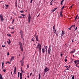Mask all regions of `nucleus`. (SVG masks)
<instances>
[{
    "label": "nucleus",
    "mask_w": 79,
    "mask_h": 79,
    "mask_svg": "<svg viewBox=\"0 0 79 79\" xmlns=\"http://www.w3.org/2000/svg\"><path fill=\"white\" fill-rule=\"evenodd\" d=\"M41 45L40 44V43H38L37 47L36 48H38L39 50V52L41 53Z\"/></svg>",
    "instance_id": "1"
},
{
    "label": "nucleus",
    "mask_w": 79,
    "mask_h": 79,
    "mask_svg": "<svg viewBox=\"0 0 79 79\" xmlns=\"http://www.w3.org/2000/svg\"><path fill=\"white\" fill-rule=\"evenodd\" d=\"M19 45L20 49L22 52H23V44H22L21 42H19Z\"/></svg>",
    "instance_id": "2"
},
{
    "label": "nucleus",
    "mask_w": 79,
    "mask_h": 79,
    "mask_svg": "<svg viewBox=\"0 0 79 79\" xmlns=\"http://www.w3.org/2000/svg\"><path fill=\"white\" fill-rule=\"evenodd\" d=\"M51 46H49V48L48 49V55L50 54V52H51Z\"/></svg>",
    "instance_id": "3"
},
{
    "label": "nucleus",
    "mask_w": 79,
    "mask_h": 79,
    "mask_svg": "<svg viewBox=\"0 0 79 79\" xmlns=\"http://www.w3.org/2000/svg\"><path fill=\"white\" fill-rule=\"evenodd\" d=\"M48 71H49V69L47 67H45L44 69V73H47V72Z\"/></svg>",
    "instance_id": "4"
},
{
    "label": "nucleus",
    "mask_w": 79,
    "mask_h": 79,
    "mask_svg": "<svg viewBox=\"0 0 79 79\" xmlns=\"http://www.w3.org/2000/svg\"><path fill=\"white\" fill-rule=\"evenodd\" d=\"M0 18L1 20H2V22H3V21L4 20L3 17V15L1 14L0 15Z\"/></svg>",
    "instance_id": "5"
},
{
    "label": "nucleus",
    "mask_w": 79,
    "mask_h": 79,
    "mask_svg": "<svg viewBox=\"0 0 79 79\" xmlns=\"http://www.w3.org/2000/svg\"><path fill=\"white\" fill-rule=\"evenodd\" d=\"M31 17L30 15V14H29L28 15V23H30V21H31Z\"/></svg>",
    "instance_id": "6"
},
{
    "label": "nucleus",
    "mask_w": 79,
    "mask_h": 79,
    "mask_svg": "<svg viewBox=\"0 0 79 79\" xmlns=\"http://www.w3.org/2000/svg\"><path fill=\"white\" fill-rule=\"evenodd\" d=\"M64 34H65L64 31H62V33L61 34V36H60V37H61V39H62L63 36V35H64Z\"/></svg>",
    "instance_id": "7"
},
{
    "label": "nucleus",
    "mask_w": 79,
    "mask_h": 79,
    "mask_svg": "<svg viewBox=\"0 0 79 79\" xmlns=\"http://www.w3.org/2000/svg\"><path fill=\"white\" fill-rule=\"evenodd\" d=\"M42 50V52H43V53H44L45 52V51H46V50H45V49L44 48H43Z\"/></svg>",
    "instance_id": "8"
},
{
    "label": "nucleus",
    "mask_w": 79,
    "mask_h": 79,
    "mask_svg": "<svg viewBox=\"0 0 79 79\" xmlns=\"http://www.w3.org/2000/svg\"><path fill=\"white\" fill-rule=\"evenodd\" d=\"M20 79H23V74L21 73H20Z\"/></svg>",
    "instance_id": "9"
},
{
    "label": "nucleus",
    "mask_w": 79,
    "mask_h": 79,
    "mask_svg": "<svg viewBox=\"0 0 79 79\" xmlns=\"http://www.w3.org/2000/svg\"><path fill=\"white\" fill-rule=\"evenodd\" d=\"M15 59V57L12 56H11V58L10 59V62H11V61H13Z\"/></svg>",
    "instance_id": "10"
},
{
    "label": "nucleus",
    "mask_w": 79,
    "mask_h": 79,
    "mask_svg": "<svg viewBox=\"0 0 79 79\" xmlns=\"http://www.w3.org/2000/svg\"><path fill=\"white\" fill-rule=\"evenodd\" d=\"M14 68V74H16V67H15Z\"/></svg>",
    "instance_id": "11"
},
{
    "label": "nucleus",
    "mask_w": 79,
    "mask_h": 79,
    "mask_svg": "<svg viewBox=\"0 0 79 79\" xmlns=\"http://www.w3.org/2000/svg\"><path fill=\"white\" fill-rule=\"evenodd\" d=\"M19 33H20V35H23V32L22 30H20V32Z\"/></svg>",
    "instance_id": "12"
},
{
    "label": "nucleus",
    "mask_w": 79,
    "mask_h": 79,
    "mask_svg": "<svg viewBox=\"0 0 79 79\" xmlns=\"http://www.w3.org/2000/svg\"><path fill=\"white\" fill-rule=\"evenodd\" d=\"M76 49H74V51H71L70 53H74V52H75L76 51V50H75Z\"/></svg>",
    "instance_id": "13"
},
{
    "label": "nucleus",
    "mask_w": 79,
    "mask_h": 79,
    "mask_svg": "<svg viewBox=\"0 0 79 79\" xmlns=\"http://www.w3.org/2000/svg\"><path fill=\"white\" fill-rule=\"evenodd\" d=\"M0 79H3V77H2V75L1 74H0Z\"/></svg>",
    "instance_id": "14"
},
{
    "label": "nucleus",
    "mask_w": 79,
    "mask_h": 79,
    "mask_svg": "<svg viewBox=\"0 0 79 79\" xmlns=\"http://www.w3.org/2000/svg\"><path fill=\"white\" fill-rule=\"evenodd\" d=\"M5 6H6V9H7V8H8V7H8V6H9V5L5 4Z\"/></svg>",
    "instance_id": "15"
},
{
    "label": "nucleus",
    "mask_w": 79,
    "mask_h": 79,
    "mask_svg": "<svg viewBox=\"0 0 79 79\" xmlns=\"http://www.w3.org/2000/svg\"><path fill=\"white\" fill-rule=\"evenodd\" d=\"M53 31L54 32L55 31V30H56V29H55V25H54L53 27Z\"/></svg>",
    "instance_id": "16"
},
{
    "label": "nucleus",
    "mask_w": 79,
    "mask_h": 79,
    "mask_svg": "<svg viewBox=\"0 0 79 79\" xmlns=\"http://www.w3.org/2000/svg\"><path fill=\"white\" fill-rule=\"evenodd\" d=\"M35 39L37 41H38V35L36 36Z\"/></svg>",
    "instance_id": "17"
},
{
    "label": "nucleus",
    "mask_w": 79,
    "mask_h": 79,
    "mask_svg": "<svg viewBox=\"0 0 79 79\" xmlns=\"http://www.w3.org/2000/svg\"><path fill=\"white\" fill-rule=\"evenodd\" d=\"M65 67H66V68L67 70H69V67L66 66H65Z\"/></svg>",
    "instance_id": "18"
},
{
    "label": "nucleus",
    "mask_w": 79,
    "mask_h": 79,
    "mask_svg": "<svg viewBox=\"0 0 79 79\" xmlns=\"http://www.w3.org/2000/svg\"><path fill=\"white\" fill-rule=\"evenodd\" d=\"M77 17H78V15H77L76 16V17L75 19V20L76 21V20L77 18Z\"/></svg>",
    "instance_id": "19"
},
{
    "label": "nucleus",
    "mask_w": 79,
    "mask_h": 79,
    "mask_svg": "<svg viewBox=\"0 0 79 79\" xmlns=\"http://www.w3.org/2000/svg\"><path fill=\"white\" fill-rule=\"evenodd\" d=\"M73 27L74 28H75V25H72L71 26V27H70V28H72Z\"/></svg>",
    "instance_id": "20"
},
{
    "label": "nucleus",
    "mask_w": 79,
    "mask_h": 79,
    "mask_svg": "<svg viewBox=\"0 0 79 79\" xmlns=\"http://www.w3.org/2000/svg\"><path fill=\"white\" fill-rule=\"evenodd\" d=\"M27 68H29V64H28L27 65Z\"/></svg>",
    "instance_id": "21"
},
{
    "label": "nucleus",
    "mask_w": 79,
    "mask_h": 79,
    "mask_svg": "<svg viewBox=\"0 0 79 79\" xmlns=\"http://www.w3.org/2000/svg\"><path fill=\"white\" fill-rule=\"evenodd\" d=\"M19 74H20L19 72H18V77H19Z\"/></svg>",
    "instance_id": "22"
},
{
    "label": "nucleus",
    "mask_w": 79,
    "mask_h": 79,
    "mask_svg": "<svg viewBox=\"0 0 79 79\" xmlns=\"http://www.w3.org/2000/svg\"><path fill=\"white\" fill-rule=\"evenodd\" d=\"M39 79H40V74L39 73Z\"/></svg>",
    "instance_id": "23"
},
{
    "label": "nucleus",
    "mask_w": 79,
    "mask_h": 79,
    "mask_svg": "<svg viewBox=\"0 0 79 79\" xmlns=\"http://www.w3.org/2000/svg\"><path fill=\"white\" fill-rule=\"evenodd\" d=\"M75 61H76V63H78L79 62V60H75Z\"/></svg>",
    "instance_id": "24"
},
{
    "label": "nucleus",
    "mask_w": 79,
    "mask_h": 79,
    "mask_svg": "<svg viewBox=\"0 0 79 79\" xmlns=\"http://www.w3.org/2000/svg\"><path fill=\"white\" fill-rule=\"evenodd\" d=\"M64 6L61 8V10H63V9H64Z\"/></svg>",
    "instance_id": "25"
},
{
    "label": "nucleus",
    "mask_w": 79,
    "mask_h": 79,
    "mask_svg": "<svg viewBox=\"0 0 79 79\" xmlns=\"http://www.w3.org/2000/svg\"><path fill=\"white\" fill-rule=\"evenodd\" d=\"M3 71L4 73H5L6 72V69H3Z\"/></svg>",
    "instance_id": "26"
},
{
    "label": "nucleus",
    "mask_w": 79,
    "mask_h": 79,
    "mask_svg": "<svg viewBox=\"0 0 79 79\" xmlns=\"http://www.w3.org/2000/svg\"><path fill=\"white\" fill-rule=\"evenodd\" d=\"M44 47H45L44 49H46L48 48L47 46H45V45H44Z\"/></svg>",
    "instance_id": "27"
},
{
    "label": "nucleus",
    "mask_w": 79,
    "mask_h": 79,
    "mask_svg": "<svg viewBox=\"0 0 79 79\" xmlns=\"http://www.w3.org/2000/svg\"><path fill=\"white\" fill-rule=\"evenodd\" d=\"M54 31H55V32H54V34H56V35H57L56 33V30Z\"/></svg>",
    "instance_id": "28"
},
{
    "label": "nucleus",
    "mask_w": 79,
    "mask_h": 79,
    "mask_svg": "<svg viewBox=\"0 0 79 79\" xmlns=\"http://www.w3.org/2000/svg\"><path fill=\"white\" fill-rule=\"evenodd\" d=\"M7 63H8V64H10V62L9 61H7V62L6 63V64H7Z\"/></svg>",
    "instance_id": "29"
},
{
    "label": "nucleus",
    "mask_w": 79,
    "mask_h": 79,
    "mask_svg": "<svg viewBox=\"0 0 79 79\" xmlns=\"http://www.w3.org/2000/svg\"><path fill=\"white\" fill-rule=\"evenodd\" d=\"M3 65H4V62L3 61L2 64V66H3Z\"/></svg>",
    "instance_id": "30"
},
{
    "label": "nucleus",
    "mask_w": 79,
    "mask_h": 79,
    "mask_svg": "<svg viewBox=\"0 0 79 79\" xmlns=\"http://www.w3.org/2000/svg\"><path fill=\"white\" fill-rule=\"evenodd\" d=\"M77 27H76L75 29V30L74 31H76V30H77Z\"/></svg>",
    "instance_id": "31"
},
{
    "label": "nucleus",
    "mask_w": 79,
    "mask_h": 79,
    "mask_svg": "<svg viewBox=\"0 0 79 79\" xmlns=\"http://www.w3.org/2000/svg\"><path fill=\"white\" fill-rule=\"evenodd\" d=\"M8 44H10V43H11V42H10V41H7Z\"/></svg>",
    "instance_id": "32"
},
{
    "label": "nucleus",
    "mask_w": 79,
    "mask_h": 79,
    "mask_svg": "<svg viewBox=\"0 0 79 79\" xmlns=\"http://www.w3.org/2000/svg\"><path fill=\"white\" fill-rule=\"evenodd\" d=\"M24 15V14H21V15H22L23 16H26V15Z\"/></svg>",
    "instance_id": "33"
},
{
    "label": "nucleus",
    "mask_w": 79,
    "mask_h": 79,
    "mask_svg": "<svg viewBox=\"0 0 79 79\" xmlns=\"http://www.w3.org/2000/svg\"><path fill=\"white\" fill-rule=\"evenodd\" d=\"M21 38H22V39H24V38H23V35H21Z\"/></svg>",
    "instance_id": "34"
},
{
    "label": "nucleus",
    "mask_w": 79,
    "mask_h": 79,
    "mask_svg": "<svg viewBox=\"0 0 79 79\" xmlns=\"http://www.w3.org/2000/svg\"><path fill=\"white\" fill-rule=\"evenodd\" d=\"M21 71L22 72V73H24V70H22Z\"/></svg>",
    "instance_id": "35"
},
{
    "label": "nucleus",
    "mask_w": 79,
    "mask_h": 79,
    "mask_svg": "<svg viewBox=\"0 0 79 79\" xmlns=\"http://www.w3.org/2000/svg\"><path fill=\"white\" fill-rule=\"evenodd\" d=\"M54 11H55V10H52V13H53V12H54Z\"/></svg>",
    "instance_id": "36"
},
{
    "label": "nucleus",
    "mask_w": 79,
    "mask_h": 79,
    "mask_svg": "<svg viewBox=\"0 0 79 79\" xmlns=\"http://www.w3.org/2000/svg\"><path fill=\"white\" fill-rule=\"evenodd\" d=\"M24 64V61H23L22 62H21V64Z\"/></svg>",
    "instance_id": "37"
},
{
    "label": "nucleus",
    "mask_w": 79,
    "mask_h": 79,
    "mask_svg": "<svg viewBox=\"0 0 79 79\" xmlns=\"http://www.w3.org/2000/svg\"><path fill=\"white\" fill-rule=\"evenodd\" d=\"M20 12L22 13H24V11H23V10H22L21 11H20Z\"/></svg>",
    "instance_id": "38"
},
{
    "label": "nucleus",
    "mask_w": 79,
    "mask_h": 79,
    "mask_svg": "<svg viewBox=\"0 0 79 79\" xmlns=\"http://www.w3.org/2000/svg\"><path fill=\"white\" fill-rule=\"evenodd\" d=\"M57 7L56 8H55L54 9H53V10H54L55 11V10H56V9H57Z\"/></svg>",
    "instance_id": "39"
},
{
    "label": "nucleus",
    "mask_w": 79,
    "mask_h": 79,
    "mask_svg": "<svg viewBox=\"0 0 79 79\" xmlns=\"http://www.w3.org/2000/svg\"><path fill=\"white\" fill-rule=\"evenodd\" d=\"M8 36L9 37H11V34H9L8 35Z\"/></svg>",
    "instance_id": "40"
},
{
    "label": "nucleus",
    "mask_w": 79,
    "mask_h": 79,
    "mask_svg": "<svg viewBox=\"0 0 79 79\" xmlns=\"http://www.w3.org/2000/svg\"><path fill=\"white\" fill-rule=\"evenodd\" d=\"M6 47V46H5V45H2V47Z\"/></svg>",
    "instance_id": "41"
},
{
    "label": "nucleus",
    "mask_w": 79,
    "mask_h": 79,
    "mask_svg": "<svg viewBox=\"0 0 79 79\" xmlns=\"http://www.w3.org/2000/svg\"><path fill=\"white\" fill-rule=\"evenodd\" d=\"M60 15L61 17H62V16H63V14H60Z\"/></svg>",
    "instance_id": "42"
},
{
    "label": "nucleus",
    "mask_w": 79,
    "mask_h": 79,
    "mask_svg": "<svg viewBox=\"0 0 79 79\" xmlns=\"http://www.w3.org/2000/svg\"><path fill=\"white\" fill-rule=\"evenodd\" d=\"M15 5H17V1H16L15 3Z\"/></svg>",
    "instance_id": "43"
},
{
    "label": "nucleus",
    "mask_w": 79,
    "mask_h": 79,
    "mask_svg": "<svg viewBox=\"0 0 79 79\" xmlns=\"http://www.w3.org/2000/svg\"><path fill=\"white\" fill-rule=\"evenodd\" d=\"M32 1H33V0H31V1L30 2L31 3H32Z\"/></svg>",
    "instance_id": "44"
},
{
    "label": "nucleus",
    "mask_w": 79,
    "mask_h": 79,
    "mask_svg": "<svg viewBox=\"0 0 79 79\" xmlns=\"http://www.w3.org/2000/svg\"><path fill=\"white\" fill-rule=\"evenodd\" d=\"M23 60H24V56L23 57V59L22 60V61H23Z\"/></svg>",
    "instance_id": "45"
},
{
    "label": "nucleus",
    "mask_w": 79,
    "mask_h": 79,
    "mask_svg": "<svg viewBox=\"0 0 79 79\" xmlns=\"http://www.w3.org/2000/svg\"><path fill=\"white\" fill-rule=\"evenodd\" d=\"M72 28H70V27L69 28H68V29L69 30H71Z\"/></svg>",
    "instance_id": "46"
},
{
    "label": "nucleus",
    "mask_w": 79,
    "mask_h": 79,
    "mask_svg": "<svg viewBox=\"0 0 79 79\" xmlns=\"http://www.w3.org/2000/svg\"><path fill=\"white\" fill-rule=\"evenodd\" d=\"M23 42H24V38H23Z\"/></svg>",
    "instance_id": "47"
},
{
    "label": "nucleus",
    "mask_w": 79,
    "mask_h": 79,
    "mask_svg": "<svg viewBox=\"0 0 79 79\" xmlns=\"http://www.w3.org/2000/svg\"><path fill=\"white\" fill-rule=\"evenodd\" d=\"M63 13V11H61L60 12V14H62Z\"/></svg>",
    "instance_id": "48"
},
{
    "label": "nucleus",
    "mask_w": 79,
    "mask_h": 79,
    "mask_svg": "<svg viewBox=\"0 0 79 79\" xmlns=\"http://www.w3.org/2000/svg\"><path fill=\"white\" fill-rule=\"evenodd\" d=\"M31 41H33V42H34V39L31 40Z\"/></svg>",
    "instance_id": "49"
},
{
    "label": "nucleus",
    "mask_w": 79,
    "mask_h": 79,
    "mask_svg": "<svg viewBox=\"0 0 79 79\" xmlns=\"http://www.w3.org/2000/svg\"><path fill=\"white\" fill-rule=\"evenodd\" d=\"M62 55H63V54H62V53L61 54V55H60V56H61V57H62Z\"/></svg>",
    "instance_id": "50"
},
{
    "label": "nucleus",
    "mask_w": 79,
    "mask_h": 79,
    "mask_svg": "<svg viewBox=\"0 0 79 79\" xmlns=\"http://www.w3.org/2000/svg\"><path fill=\"white\" fill-rule=\"evenodd\" d=\"M12 22H13V23H14V22H15V20H14V19H13Z\"/></svg>",
    "instance_id": "51"
},
{
    "label": "nucleus",
    "mask_w": 79,
    "mask_h": 79,
    "mask_svg": "<svg viewBox=\"0 0 79 79\" xmlns=\"http://www.w3.org/2000/svg\"><path fill=\"white\" fill-rule=\"evenodd\" d=\"M10 54H9V52H7V56H8V55H9Z\"/></svg>",
    "instance_id": "52"
},
{
    "label": "nucleus",
    "mask_w": 79,
    "mask_h": 79,
    "mask_svg": "<svg viewBox=\"0 0 79 79\" xmlns=\"http://www.w3.org/2000/svg\"><path fill=\"white\" fill-rule=\"evenodd\" d=\"M32 73H31L30 75V76H31V75H32Z\"/></svg>",
    "instance_id": "53"
},
{
    "label": "nucleus",
    "mask_w": 79,
    "mask_h": 79,
    "mask_svg": "<svg viewBox=\"0 0 79 79\" xmlns=\"http://www.w3.org/2000/svg\"><path fill=\"white\" fill-rule=\"evenodd\" d=\"M64 0H62V1H61V2H64Z\"/></svg>",
    "instance_id": "54"
},
{
    "label": "nucleus",
    "mask_w": 79,
    "mask_h": 79,
    "mask_svg": "<svg viewBox=\"0 0 79 79\" xmlns=\"http://www.w3.org/2000/svg\"><path fill=\"white\" fill-rule=\"evenodd\" d=\"M61 5H63V2H61Z\"/></svg>",
    "instance_id": "55"
},
{
    "label": "nucleus",
    "mask_w": 79,
    "mask_h": 79,
    "mask_svg": "<svg viewBox=\"0 0 79 79\" xmlns=\"http://www.w3.org/2000/svg\"><path fill=\"white\" fill-rule=\"evenodd\" d=\"M67 61V59H66L65 60V62H66Z\"/></svg>",
    "instance_id": "56"
},
{
    "label": "nucleus",
    "mask_w": 79,
    "mask_h": 79,
    "mask_svg": "<svg viewBox=\"0 0 79 79\" xmlns=\"http://www.w3.org/2000/svg\"><path fill=\"white\" fill-rule=\"evenodd\" d=\"M73 5H72L70 6V8H72V7H73Z\"/></svg>",
    "instance_id": "57"
},
{
    "label": "nucleus",
    "mask_w": 79,
    "mask_h": 79,
    "mask_svg": "<svg viewBox=\"0 0 79 79\" xmlns=\"http://www.w3.org/2000/svg\"><path fill=\"white\" fill-rule=\"evenodd\" d=\"M50 5H52V2H51L50 3Z\"/></svg>",
    "instance_id": "58"
},
{
    "label": "nucleus",
    "mask_w": 79,
    "mask_h": 79,
    "mask_svg": "<svg viewBox=\"0 0 79 79\" xmlns=\"http://www.w3.org/2000/svg\"><path fill=\"white\" fill-rule=\"evenodd\" d=\"M19 18H22V16L19 17Z\"/></svg>",
    "instance_id": "59"
},
{
    "label": "nucleus",
    "mask_w": 79,
    "mask_h": 79,
    "mask_svg": "<svg viewBox=\"0 0 79 79\" xmlns=\"http://www.w3.org/2000/svg\"><path fill=\"white\" fill-rule=\"evenodd\" d=\"M12 18H12V17H11L10 18V20L12 19Z\"/></svg>",
    "instance_id": "60"
},
{
    "label": "nucleus",
    "mask_w": 79,
    "mask_h": 79,
    "mask_svg": "<svg viewBox=\"0 0 79 79\" xmlns=\"http://www.w3.org/2000/svg\"><path fill=\"white\" fill-rule=\"evenodd\" d=\"M74 63H75V64H76V61H74Z\"/></svg>",
    "instance_id": "61"
},
{
    "label": "nucleus",
    "mask_w": 79,
    "mask_h": 79,
    "mask_svg": "<svg viewBox=\"0 0 79 79\" xmlns=\"http://www.w3.org/2000/svg\"><path fill=\"white\" fill-rule=\"evenodd\" d=\"M23 60H20V62H21V63H22V62H23Z\"/></svg>",
    "instance_id": "62"
},
{
    "label": "nucleus",
    "mask_w": 79,
    "mask_h": 79,
    "mask_svg": "<svg viewBox=\"0 0 79 79\" xmlns=\"http://www.w3.org/2000/svg\"><path fill=\"white\" fill-rule=\"evenodd\" d=\"M79 64V62L77 63V64Z\"/></svg>",
    "instance_id": "63"
},
{
    "label": "nucleus",
    "mask_w": 79,
    "mask_h": 79,
    "mask_svg": "<svg viewBox=\"0 0 79 79\" xmlns=\"http://www.w3.org/2000/svg\"><path fill=\"white\" fill-rule=\"evenodd\" d=\"M11 33L12 34H14V32H11Z\"/></svg>",
    "instance_id": "64"
}]
</instances>
